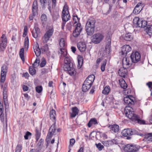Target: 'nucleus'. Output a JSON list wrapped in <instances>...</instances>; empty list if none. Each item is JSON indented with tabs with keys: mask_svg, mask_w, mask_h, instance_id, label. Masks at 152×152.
Returning a JSON list of instances; mask_svg holds the SVG:
<instances>
[{
	"mask_svg": "<svg viewBox=\"0 0 152 152\" xmlns=\"http://www.w3.org/2000/svg\"><path fill=\"white\" fill-rule=\"evenodd\" d=\"M133 111L132 108L128 105L125 107L124 113L126 116L132 121L134 122L137 121L138 123L140 124H145V121L144 120L140 119L139 116L135 114Z\"/></svg>",
	"mask_w": 152,
	"mask_h": 152,
	"instance_id": "f257e3e1",
	"label": "nucleus"
},
{
	"mask_svg": "<svg viewBox=\"0 0 152 152\" xmlns=\"http://www.w3.org/2000/svg\"><path fill=\"white\" fill-rule=\"evenodd\" d=\"M64 70L67 71L70 75H74L76 73V71L73 67V63L71 61L70 57L68 56L66 57L64 59Z\"/></svg>",
	"mask_w": 152,
	"mask_h": 152,
	"instance_id": "f03ea898",
	"label": "nucleus"
},
{
	"mask_svg": "<svg viewBox=\"0 0 152 152\" xmlns=\"http://www.w3.org/2000/svg\"><path fill=\"white\" fill-rule=\"evenodd\" d=\"M96 22L94 19L91 18L88 19L86 25V31L88 35L91 36L94 33L95 24Z\"/></svg>",
	"mask_w": 152,
	"mask_h": 152,
	"instance_id": "7ed1b4c3",
	"label": "nucleus"
},
{
	"mask_svg": "<svg viewBox=\"0 0 152 152\" xmlns=\"http://www.w3.org/2000/svg\"><path fill=\"white\" fill-rule=\"evenodd\" d=\"M121 133L123 136L126 137V139L127 140L131 139V137L130 136L136 134L141 136H142L143 135L142 134L140 133L137 130L134 129H125L122 131Z\"/></svg>",
	"mask_w": 152,
	"mask_h": 152,
	"instance_id": "20e7f679",
	"label": "nucleus"
},
{
	"mask_svg": "<svg viewBox=\"0 0 152 152\" xmlns=\"http://www.w3.org/2000/svg\"><path fill=\"white\" fill-rule=\"evenodd\" d=\"M38 5L37 1V0H35L32 4V14L30 15L29 18L30 20H33L34 17L38 13Z\"/></svg>",
	"mask_w": 152,
	"mask_h": 152,
	"instance_id": "39448f33",
	"label": "nucleus"
},
{
	"mask_svg": "<svg viewBox=\"0 0 152 152\" xmlns=\"http://www.w3.org/2000/svg\"><path fill=\"white\" fill-rule=\"evenodd\" d=\"M104 36L100 33H97L94 34L91 37L92 42L95 44L99 43L103 39Z\"/></svg>",
	"mask_w": 152,
	"mask_h": 152,
	"instance_id": "423d86ee",
	"label": "nucleus"
},
{
	"mask_svg": "<svg viewBox=\"0 0 152 152\" xmlns=\"http://www.w3.org/2000/svg\"><path fill=\"white\" fill-rule=\"evenodd\" d=\"M62 18L64 21L66 22L70 19V16L68 11V7L67 6L64 7L62 12Z\"/></svg>",
	"mask_w": 152,
	"mask_h": 152,
	"instance_id": "0eeeda50",
	"label": "nucleus"
},
{
	"mask_svg": "<svg viewBox=\"0 0 152 152\" xmlns=\"http://www.w3.org/2000/svg\"><path fill=\"white\" fill-rule=\"evenodd\" d=\"M138 146L132 144H128L125 146L124 150L127 152H136L139 149Z\"/></svg>",
	"mask_w": 152,
	"mask_h": 152,
	"instance_id": "6e6552de",
	"label": "nucleus"
},
{
	"mask_svg": "<svg viewBox=\"0 0 152 152\" xmlns=\"http://www.w3.org/2000/svg\"><path fill=\"white\" fill-rule=\"evenodd\" d=\"M141 56L140 53L137 52H133L130 56V58L132 63H136L140 60Z\"/></svg>",
	"mask_w": 152,
	"mask_h": 152,
	"instance_id": "1a4fd4ad",
	"label": "nucleus"
},
{
	"mask_svg": "<svg viewBox=\"0 0 152 152\" xmlns=\"http://www.w3.org/2000/svg\"><path fill=\"white\" fill-rule=\"evenodd\" d=\"M53 32V28L49 29L45 33L42 38V42L44 43L47 42L52 35Z\"/></svg>",
	"mask_w": 152,
	"mask_h": 152,
	"instance_id": "9d476101",
	"label": "nucleus"
},
{
	"mask_svg": "<svg viewBox=\"0 0 152 152\" xmlns=\"http://www.w3.org/2000/svg\"><path fill=\"white\" fill-rule=\"evenodd\" d=\"M82 29V27L80 23H77L76 25L75 29L73 32V35L75 37H77L80 34Z\"/></svg>",
	"mask_w": 152,
	"mask_h": 152,
	"instance_id": "9b49d317",
	"label": "nucleus"
},
{
	"mask_svg": "<svg viewBox=\"0 0 152 152\" xmlns=\"http://www.w3.org/2000/svg\"><path fill=\"white\" fill-rule=\"evenodd\" d=\"M7 40L4 34H3L0 39V48L2 51H3L7 46Z\"/></svg>",
	"mask_w": 152,
	"mask_h": 152,
	"instance_id": "f8f14e48",
	"label": "nucleus"
},
{
	"mask_svg": "<svg viewBox=\"0 0 152 152\" xmlns=\"http://www.w3.org/2000/svg\"><path fill=\"white\" fill-rule=\"evenodd\" d=\"M130 46L128 45H125L122 48L121 51L120 53L123 57L126 56L128 53L131 50Z\"/></svg>",
	"mask_w": 152,
	"mask_h": 152,
	"instance_id": "ddd939ff",
	"label": "nucleus"
},
{
	"mask_svg": "<svg viewBox=\"0 0 152 152\" xmlns=\"http://www.w3.org/2000/svg\"><path fill=\"white\" fill-rule=\"evenodd\" d=\"M125 103L127 104H135V99L131 95H129L124 98Z\"/></svg>",
	"mask_w": 152,
	"mask_h": 152,
	"instance_id": "4468645a",
	"label": "nucleus"
},
{
	"mask_svg": "<svg viewBox=\"0 0 152 152\" xmlns=\"http://www.w3.org/2000/svg\"><path fill=\"white\" fill-rule=\"evenodd\" d=\"M40 33V29L38 27V24H36L33 30L31 31L32 36L35 38H37Z\"/></svg>",
	"mask_w": 152,
	"mask_h": 152,
	"instance_id": "2eb2a0df",
	"label": "nucleus"
},
{
	"mask_svg": "<svg viewBox=\"0 0 152 152\" xmlns=\"http://www.w3.org/2000/svg\"><path fill=\"white\" fill-rule=\"evenodd\" d=\"M143 7V4L142 3H138L135 7L133 13L135 14H139L142 10Z\"/></svg>",
	"mask_w": 152,
	"mask_h": 152,
	"instance_id": "dca6fc26",
	"label": "nucleus"
},
{
	"mask_svg": "<svg viewBox=\"0 0 152 152\" xmlns=\"http://www.w3.org/2000/svg\"><path fill=\"white\" fill-rule=\"evenodd\" d=\"M122 62L123 66L127 68H128L131 66L132 62V60L130 61L129 58H124Z\"/></svg>",
	"mask_w": 152,
	"mask_h": 152,
	"instance_id": "f3484780",
	"label": "nucleus"
},
{
	"mask_svg": "<svg viewBox=\"0 0 152 152\" xmlns=\"http://www.w3.org/2000/svg\"><path fill=\"white\" fill-rule=\"evenodd\" d=\"M127 68L123 66V67L121 68L118 71V73L119 75L122 77L125 78L127 75Z\"/></svg>",
	"mask_w": 152,
	"mask_h": 152,
	"instance_id": "a211bd4d",
	"label": "nucleus"
},
{
	"mask_svg": "<svg viewBox=\"0 0 152 152\" xmlns=\"http://www.w3.org/2000/svg\"><path fill=\"white\" fill-rule=\"evenodd\" d=\"M107 44L105 46V50L106 51H109L110 48L111 41V37L110 35L107 36L106 38Z\"/></svg>",
	"mask_w": 152,
	"mask_h": 152,
	"instance_id": "6ab92c4d",
	"label": "nucleus"
},
{
	"mask_svg": "<svg viewBox=\"0 0 152 152\" xmlns=\"http://www.w3.org/2000/svg\"><path fill=\"white\" fill-rule=\"evenodd\" d=\"M77 47L80 52H83L86 50V45L83 42H80L77 44Z\"/></svg>",
	"mask_w": 152,
	"mask_h": 152,
	"instance_id": "aec40b11",
	"label": "nucleus"
},
{
	"mask_svg": "<svg viewBox=\"0 0 152 152\" xmlns=\"http://www.w3.org/2000/svg\"><path fill=\"white\" fill-rule=\"evenodd\" d=\"M34 52L36 56L38 57L40 56L41 54V49L39 48V45L37 43L34 45L33 47Z\"/></svg>",
	"mask_w": 152,
	"mask_h": 152,
	"instance_id": "412c9836",
	"label": "nucleus"
},
{
	"mask_svg": "<svg viewBox=\"0 0 152 152\" xmlns=\"http://www.w3.org/2000/svg\"><path fill=\"white\" fill-rule=\"evenodd\" d=\"M123 38L126 41H130L133 39V35L131 33H128L123 35Z\"/></svg>",
	"mask_w": 152,
	"mask_h": 152,
	"instance_id": "4be33fe9",
	"label": "nucleus"
},
{
	"mask_svg": "<svg viewBox=\"0 0 152 152\" xmlns=\"http://www.w3.org/2000/svg\"><path fill=\"white\" fill-rule=\"evenodd\" d=\"M134 24L136 25L137 26L141 27L142 25V20L139 19L138 17H135L133 20Z\"/></svg>",
	"mask_w": 152,
	"mask_h": 152,
	"instance_id": "5701e85b",
	"label": "nucleus"
},
{
	"mask_svg": "<svg viewBox=\"0 0 152 152\" xmlns=\"http://www.w3.org/2000/svg\"><path fill=\"white\" fill-rule=\"evenodd\" d=\"M72 113H71V117H75L78 114L79 110L76 107H72Z\"/></svg>",
	"mask_w": 152,
	"mask_h": 152,
	"instance_id": "b1692460",
	"label": "nucleus"
},
{
	"mask_svg": "<svg viewBox=\"0 0 152 152\" xmlns=\"http://www.w3.org/2000/svg\"><path fill=\"white\" fill-rule=\"evenodd\" d=\"M110 127L111 130L115 133L118 132L119 129V126L116 124L111 125Z\"/></svg>",
	"mask_w": 152,
	"mask_h": 152,
	"instance_id": "393cba45",
	"label": "nucleus"
},
{
	"mask_svg": "<svg viewBox=\"0 0 152 152\" xmlns=\"http://www.w3.org/2000/svg\"><path fill=\"white\" fill-rule=\"evenodd\" d=\"M56 111L52 109L50 111V118L52 120H53L54 122H55L56 121Z\"/></svg>",
	"mask_w": 152,
	"mask_h": 152,
	"instance_id": "a878e982",
	"label": "nucleus"
},
{
	"mask_svg": "<svg viewBox=\"0 0 152 152\" xmlns=\"http://www.w3.org/2000/svg\"><path fill=\"white\" fill-rule=\"evenodd\" d=\"M119 82L121 87L124 89H126L127 87V84L123 79L119 80Z\"/></svg>",
	"mask_w": 152,
	"mask_h": 152,
	"instance_id": "bb28decb",
	"label": "nucleus"
},
{
	"mask_svg": "<svg viewBox=\"0 0 152 152\" xmlns=\"http://www.w3.org/2000/svg\"><path fill=\"white\" fill-rule=\"evenodd\" d=\"M8 67L5 65H3L1 68V74L6 75L8 70Z\"/></svg>",
	"mask_w": 152,
	"mask_h": 152,
	"instance_id": "cd10ccee",
	"label": "nucleus"
},
{
	"mask_svg": "<svg viewBox=\"0 0 152 152\" xmlns=\"http://www.w3.org/2000/svg\"><path fill=\"white\" fill-rule=\"evenodd\" d=\"M8 83H5L3 88V96L4 97H7V92Z\"/></svg>",
	"mask_w": 152,
	"mask_h": 152,
	"instance_id": "c85d7f7f",
	"label": "nucleus"
},
{
	"mask_svg": "<svg viewBox=\"0 0 152 152\" xmlns=\"http://www.w3.org/2000/svg\"><path fill=\"white\" fill-rule=\"evenodd\" d=\"M98 124V122L97 120L95 118H92L89 121L88 124V127H90L91 126L92 124Z\"/></svg>",
	"mask_w": 152,
	"mask_h": 152,
	"instance_id": "c756f323",
	"label": "nucleus"
},
{
	"mask_svg": "<svg viewBox=\"0 0 152 152\" xmlns=\"http://www.w3.org/2000/svg\"><path fill=\"white\" fill-rule=\"evenodd\" d=\"M146 31L150 36L152 35V25H148L145 29Z\"/></svg>",
	"mask_w": 152,
	"mask_h": 152,
	"instance_id": "7c9ffc66",
	"label": "nucleus"
},
{
	"mask_svg": "<svg viewBox=\"0 0 152 152\" xmlns=\"http://www.w3.org/2000/svg\"><path fill=\"white\" fill-rule=\"evenodd\" d=\"M61 55L60 56V58H62L66 56L67 52L66 49L64 48H61L60 49V52Z\"/></svg>",
	"mask_w": 152,
	"mask_h": 152,
	"instance_id": "2f4dec72",
	"label": "nucleus"
},
{
	"mask_svg": "<svg viewBox=\"0 0 152 152\" xmlns=\"http://www.w3.org/2000/svg\"><path fill=\"white\" fill-rule=\"evenodd\" d=\"M4 107L3 105H0V117L1 121H4Z\"/></svg>",
	"mask_w": 152,
	"mask_h": 152,
	"instance_id": "473e14b6",
	"label": "nucleus"
},
{
	"mask_svg": "<svg viewBox=\"0 0 152 152\" xmlns=\"http://www.w3.org/2000/svg\"><path fill=\"white\" fill-rule=\"evenodd\" d=\"M91 87V86L88 84L83 83L82 88V91L84 92H86Z\"/></svg>",
	"mask_w": 152,
	"mask_h": 152,
	"instance_id": "72a5a7b5",
	"label": "nucleus"
},
{
	"mask_svg": "<svg viewBox=\"0 0 152 152\" xmlns=\"http://www.w3.org/2000/svg\"><path fill=\"white\" fill-rule=\"evenodd\" d=\"M91 87V86L88 84L83 83L82 88V91L84 92H86Z\"/></svg>",
	"mask_w": 152,
	"mask_h": 152,
	"instance_id": "f704fd0d",
	"label": "nucleus"
},
{
	"mask_svg": "<svg viewBox=\"0 0 152 152\" xmlns=\"http://www.w3.org/2000/svg\"><path fill=\"white\" fill-rule=\"evenodd\" d=\"M144 139L146 141H152V133H148L146 134Z\"/></svg>",
	"mask_w": 152,
	"mask_h": 152,
	"instance_id": "c9c22d12",
	"label": "nucleus"
},
{
	"mask_svg": "<svg viewBox=\"0 0 152 152\" xmlns=\"http://www.w3.org/2000/svg\"><path fill=\"white\" fill-rule=\"evenodd\" d=\"M24 50L23 48H22L20 49L19 52L20 56L23 62H24Z\"/></svg>",
	"mask_w": 152,
	"mask_h": 152,
	"instance_id": "e433bc0d",
	"label": "nucleus"
},
{
	"mask_svg": "<svg viewBox=\"0 0 152 152\" xmlns=\"http://www.w3.org/2000/svg\"><path fill=\"white\" fill-rule=\"evenodd\" d=\"M110 91V88L109 86H106L102 91V93L105 95H107Z\"/></svg>",
	"mask_w": 152,
	"mask_h": 152,
	"instance_id": "4c0bfd02",
	"label": "nucleus"
},
{
	"mask_svg": "<svg viewBox=\"0 0 152 152\" xmlns=\"http://www.w3.org/2000/svg\"><path fill=\"white\" fill-rule=\"evenodd\" d=\"M35 132L36 139V141L37 142L40 137L41 132L37 127L36 128Z\"/></svg>",
	"mask_w": 152,
	"mask_h": 152,
	"instance_id": "58836bf2",
	"label": "nucleus"
},
{
	"mask_svg": "<svg viewBox=\"0 0 152 152\" xmlns=\"http://www.w3.org/2000/svg\"><path fill=\"white\" fill-rule=\"evenodd\" d=\"M59 45L61 47L64 48L66 46V43L64 39L61 38L60 41Z\"/></svg>",
	"mask_w": 152,
	"mask_h": 152,
	"instance_id": "ea45409f",
	"label": "nucleus"
},
{
	"mask_svg": "<svg viewBox=\"0 0 152 152\" xmlns=\"http://www.w3.org/2000/svg\"><path fill=\"white\" fill-rule=\"evenodd\" d=\"M56 129L55 122H54V123L51 126L49 130L53 134L55 132Z\"/></svg>",
	"mask_w": 152,
	"mask_h": 152,
	"instance_id": "a19ab883",
	"label": "nucleus"
},
{
	"mask_svg": "<svg viewBox=\"0 0 152 152\" xmlns=\"http://www.w3.org/2000/svg\"><path fill=\"white\" fill-rule=\"evenodd\" d=\"M39 63V59L38 58L36 59L34 64H32V67L34 68H36L38 66Z\"/></svg>",
	"mask_w": 152,
	"mask_h": 152,
	"instance_id": "79ce46f5",
	"label": "nucleus"
},
{
	"mask_svg": "<svg viewBox=\"0 0 152 152\" xmlns=\"http://www.w3.org/2000/svg\"><path fill=\"white\" fill-rule=\"evenodd\" d=\"M24 46L25 48L28 50L29 46V39L28 37H26L25 39Z\"/></svg>",
	"mask_w": 152,
	"mask_h": 152,
	"instance_id": "37998d69",
	"label": "nucleus"
},
{
	"mask_svg": "<svg viewBox=\"0 0 152 152\" xmlns=\"http://www.w3.org/2000/svg\"><path fill=\"white\" fill-rule=\"evenodd\" d=\"M35 68L30 66L29 68V72L31 75H34L36 72V71Z\"/></svg>",
	"mask_w": 152,
	"mask_h": 152,
	"instance_id": "c03bdc74",
	"label": "nucleus"
},
{
	"mask_svg": "<svg viewBox=\"0 0 152 152\" xmlns=\"http://www.w3.org/2000/svg\"><path fill=\"white\" fill-rule=\"evenodd\" d=\"M41 49L42 52L47 51L48 49V45L47 44L45 45L41 48Z\"/></svg>",
	"mask_w": 152,
	"mask_h": 152,
	"instance_id": "a18cd8bd",
	"label": "nucleus"
},
{
	"mask_svg": "<svg viewBox=\"0 0 152 152\" xmlns=\"http://www.w3.org/2000/svg\"><path fill=\"white\" fill-rule=\"evenodd\" d=\"M102 143L106 147H109L111 145L110 140L103 141Z\"/></svg>",
	"mask_w": 152,
	"mask_h": 152,
	"instance_id": "49530a36",
	"label": "nucleus"
},
{
	"mask_svg": "<svg viewBox=\"0 0 152 152\" xmlns=\"http://www.w3.org/2000/svg\"><path fill=\"white\" fill-rule=\"evenodd\" d=\"M99 134V135L102 138L104 139H107V135L104 133H103L100 132H98Z\"/></svg>",
	"mask_w": 152,
	"mask_h": 152,
	"instance_id": "de8ad7c7",
	"label": "nucleus"
},
{
	"mask_svg": "<svg viewBox=\"0 0 152 152\" xmlns=\"http://www.w3.org/2000/svg\"><path fill=\"white\" fill-rule=\"evenodd\" d=\"M41 19L42 23H44L47 20V18L46 15L44 14H42L41 16Z\"/></svg>",
	"mask_w": 152,
	"mask_h": 152,
	"instance_id": "09e8293b",
	"label": "nucleus"
},
{
	"mask_svg": "<svg viewBox=\"0 0 152 152\" xmlns=\"http://www.w3.org/2000/svg\"><path fill=\"white\" fill-rule=\"evenodd\" d=\"M107 61L106 60H104L102 62V63L101 65V69L102 72H103L105 70V66L106 64Z\"/></svg>",
	"mask_w": 152,
	"mask_h": 152,
	"instance_id": "8fccbe9b",
	"label": "nucleus"
},
{
	"mask_svg": "<svg viewBox=\"0 0 152 152\" xmlns=\"http://www.w3.org/2000/svg\"><path fill=\"white\" fill-rule=\"evenodd\" d=\"M95 145L99 151H101L104 148V146L102 145L100 143H99L98 144L96 143Z\"/></svg>",
	"mask_w": 152,
	"mask_h": 152,
	"instance_id": "3c124183",
	"label": "nucleus"
},
{
	"mask_svg": "<svg viewBox=\"0 0 152 152\" xmlns=\"http://www.w3.org/2000/svg\"><path fill=\"white\" fill-rule=\"evenodd\" d=\"M88 81H90L91 82L93 83L94 80V76L93 75H91L88 76L86 79Z\"/></svg>",
	"mask_w": 152,
	"mask_h": 152,
	"instance_id": "603ef678",
	"label": "nucleus"
},
{
	"mask_svg": "<svg viewBox=\"0 0 152 152\" xmlns=\"http://www.w3.org/2000/svg\"><path fill=\"white\" fill-rule=\"evenodd\" d=\"M22 149V145L20 144H18L16 148L15 152H20Z\"/></svg>",
	"mask_w": 152,
	"mask_h": 152,
	"instance_id": "864d4df0",
	"label": "nucleus"
},
{
	"mask_svg": "<svg viewBox=\"0 0 152 152\" xmlns=\"http://www.w3.org/2000/svg\"><path fill=\"white\" fill-rule=\"evenodd\" d=\"M32 135L31 133L29 132H27L25 135L24 136V137L25 140H28L29 137H31Z\"/></svg>",
	"mask_w": 152,
	"mask_h": 152,
	"instance_id": "5fc2aeb1",
	"label": "nucleus"
},
{
	"mask_svg": "<svg viewBox=\"0 0 152 152\" xmlns=\"http://www.w3.org/2000/svg\"><path fill=\"white\" fill-rule=\"evenodd\" d=\"M6 75L1 74L0 82L4 83L6 80Z\"/></svg>",
	"mask_w": 152,
	"mask_h": 152,
	"instance_id": "6e6d98bb",
	"label": "nucleus"
},
{
	"mask_svg": "<svg viewBox=\"0 0 152 152\" xmlns=\"http://www.w3.org/2000/svg\"><path fill=\"white\" fill-rule=\"evenodd\" d=\"M28 31V28L27 26H24L23 32V37H25L27 34Z\"/></svg>",
	"mask_w": 152,
	"mask_h": 152,
	"instance_id": "4d7b16f0",
	"label": "nucleus"
},
{
	"mask_svg": "<svg viewBox=\"0 0 152 152\" xmlns=\"http://www.w3.org/2000/svg\"><path fill=\"white\" fill-rule=\"evenodd\" d=\"M42 90V87L41 86H38L36 87V90L38 93H41Z\"/></svg>",
	"mask_w": 152,
	"mask_h": 152,
	"instance_id": "13d9d810",
	"label": "nucleus"
},
{
	"mask_svg": "<svg viewBox=\"0 0 152 152\" xmlns=\"http://www.w3.org/2000/svg\"><path fill=\"white\" fill-rule=\"evenodd\" d=\"M40 2L42 8H45V4L47 3V0H40Z\"/></svg>",
	"mask_w": 152,
	"mask_h": 152,
	"instance_id": "bf43d9fd",
	"label": "nucleus"
},
{
	"mask_svg": "<svg viewBox=\"0 0 152 152\" xmlns=\"http://www.w3.org/2000/svg\"><path fill=\"white\" fill-rule=\"evenodd\" d=\"M80 20V18H78L77 15L73 16V20L75 22L74 24L77 23V22H78ZM78 22L77 23H78Z\"/></svg>",
	"mask_w": 152,
	"mask_h": 152,
	"instance_id": "052dcab7",
	"label": "nucleus"
},
{
	"mask_svg": "<svg viewBox=\"0 0 152 152\" xmlns=\"http://www.w3.org/2000/svg\"><path fill=\"white\" fill-rule=\"evenodd\" d=\"M142 25L141 26V28H144L148 25L146 21L142 20Z\"/></svg>",
	"mask_w": 152,
	"mask_h": 152,
	"instance_id": "680f3d73",
	"label": "nucleus"
},
{
	"mask_svg": "<svg viewBox=\"0 0 152 152\" xmlns=\"http://www.w3.org/2000/svg\"><path fill=\"white\" fill-rule=\"evenodd\" d=\"M46 64V61L45 60V59L44 58H42V62H41V63L40 64V66L41 67H44Z\"/></svg>",
	"mask_w": 152,
	"mask_h": 152,
	"instance_id": "e2e57ef3",
	"label": "nucleus"
},
{
	"mask_svg": "<svg viewBox=\"0 0 152 152\" xmlns=\"http://www.w3.org/2000/svg\"><path fill=\"white\" fill-rule=\"evenodd\" d=\"M53 134L49 130V132L47 136V139H50Z\"/></svg>",
	"mask_w": 152,
	"mask_h": 152,
	"instance_id": "0e129e2a",
	"label": "nucleus"
},
{
	"mask_svg": "<svg viewBox=\"0 0 152 152\" xmlns=\"http://www.w3.org/2000/svg\"><path fill=\"white\" fill-rule=\"evenodd\" d=\"M110 140V142L111 145L113 144H118V142L117 140L116 139H113Z\"/></svg>",
	"mask_w": 152,
	"mask_h": 152,
	"instance_id": "69168bd1",
	"label": "nucleus"
},
{
	"mask_svg": "<svg viewBox=\"0 0 152 152\" xmlns=\"http://www.w3.org/2000/svg\"><path fill=\"white\" fill-rule=\"evenodd\" d=\"M146 85L148 86L151 91L152 89V82H149L146 83Z\"/></svg>",
	"mask_w": 152,
	"mask_h": 152,
	"instance_id": "338daca9",
	"label": "nucleus"
},
{
	"mask_svg": "<svg viewBox=\"0 0 152 152\" xmlns=\"http://www.w3.org/2000/svg\"><path fill=\"white\" fill-rule=\"evenodd\" d=\"M75 142V140L73 138L71 139L70 140V145L69 146H72Z\"/></svg>",
	"mask_w": 152,
	"mask_h": 152,
	"instance_id": "774afa93",
	"label": "nucleus"
}]
</instances>
